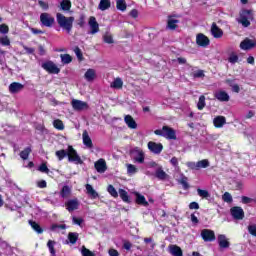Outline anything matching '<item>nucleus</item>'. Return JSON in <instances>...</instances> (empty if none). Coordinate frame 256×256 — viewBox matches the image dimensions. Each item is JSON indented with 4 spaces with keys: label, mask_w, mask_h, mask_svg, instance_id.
I'll return each instance as SVG.
<instances>
[{
    "label": "nucleus",
    "mask_w": 256,
    "mask_h": 256,
    "mask_svg": "<svg viewBox=\"0 0 256 256\" xmlns=\"http://www.w3.org/2000/svg\"><path fill=\"white\" fill-rule=\"evenodd\" d=\"M68 161L70 163H75L76 165H83V160L81 156L77 153V150L73 146H68Z\"/></svg>",
    "instance_id": "7ed1b4c3"
},
{
    "label": "nucleus",
    "mask_w": 256,
    "mask_h": 256,
    "mask_svg": "<svg viewBox=\"0 0 256 256\" xmlns=\"http://www.w3.org/2000/svg\"><path fill=\"white\" fill-rule=\"evenodd\" d=\"M70 196H71V188L67 185L63 186L60 191V197H62V199H68V197Z\"/></svg>",
    "instance_id": "2f4dec72"
},
{
    "label": "nucleus",
    "mask_w": 256,
    "mask_h": 256,
    "mask_svg": "<svg viewBox=\"0 0 256 256\" xmlns=\"http://www.w3.org/2000/svg\"><path fill=\"white\" fill-rule=\"evenodd\" d=\"M222 199L224 203H233V196H231V193L225 192L222 195Z\"/></svg>",
    "instance_id": "8fccbe9b"
},
{
    "label": "nucleus",
    "mask_w": 256,
    "mask_h": 256,
    "mask_svg": "<svg viewBox=\"0 0 256 256\" xmlns=\"http://www.w3.org/2000/svg\"><path fill=\"white\" fill-rule=\"evenodd\" d=\"M241 203H243V205H249V203H253V198H249L247 196H242Z\"/></svg>",
    "instance_id": "680f3d73"
},
{
    "label": "nucleus",
    "mask_w": 256,
    "mask_h": 256,
    "mask_svg": "<svg viewBox=\"0 0 256 256\" xmlns=\"http://www.w3.org/2000/svg\"><path fill=\"white\" fill-rule=\"evenodd\" d=\"M40 23L42 27L51 28L55 25V17L51 16V14L44 12L40 14Z\"/></svg>",
    "instance_id": "20e7f679"
},
{
    "label": "nucleus",
    "mask_w": 256,
    "mask_h": 256,
    "mask_svg": "<svg viewBox=\"0 0 256 256\" xmlns=\"http://www.w3.org/2000/svg\"><path fill=\"white\" fill-rule=\"evenodd\" d=\"M0 45H2L3 47H9V45H11V40L8 36L0 37ZM5 53L6 52L4 50H1L0 48V55H5Z\"/></svg>",
    "instance_id": "cd10ccee"
},
{
    "label": "nucleus",
    "mask_w": 256,
    "mask_h": 256,
    "mask_svg": "<svg viewBox=\"0 0 256 256\" xmlns=\"http://www.w3.org/2000/svg\"><path fill=\"white\" fill-rule=\"evenodd\" d=\"M53 127H54V129H57L58 131H63V129H65V124H63V120L56 119L53 121Z\"/></svg>",
    "instance_id": "79ce46f5"
},
{
    "label": "nucleus",
    "mask_w": 256,
    "mask_h": 256,
    "mask_svg": "<svg viewBox=\"0 0 256 256\" xmlns=\"http://www.w3.org/2000/svg\"><path fill=\"white\" fill-rule=\"evenodd\" d=\"M193 77H194V79H201V78L205 77V72L203 70H198L193 73Z\"/></svg>",
    "instance_id": "4d7b16f0"
},
{
    "label": "nucleus",
    "mask_w": 256,
    "mask_h": 256,
    "mask_svg": "<svg viewBox=\"0 0 256 256\" xmlns=\"http://www.w3.org/2000/svg\"><path fill=\"white\" fill-rule=\"evenodd\" d=\"M127 173H128V175H135V173H137V167L133 164H128L127 165Z\"/></svg>",
    "instance_id": "3c124183"
},
{
    "label": "nucleus",
    "mask_w": 256,
    "mask_h": 256,
    "mask_svg": "<svg viewBox=\"0 0 256 256\" xmlns=\"http://www.w3.org/2000/svg\"><path fill=\"white\" fill-rule=\"evenodd\" d=\"M198 171L199 169H207L209 167V160L203 159L197 162Z\"/></svg>",
    "instance_id": "09e8293b"
},
{
    "label": "nucleus",
    "mask_w": 256,
    "mask_h": 256,
    "mask_svg": "<svg viewBox=\"0 0 256 256\" xmlns=\"http://www.w3.org/2000/svg\"><path fill=\"white\" fill-rule=\"evenodd\" d=\"M55 245H56V242L54 240H48L47 247L49 249L51 256H57L55 251Z\"/></svg>",
    "instance_id": "58836bf2"
},
{
    "label": "nucleus",
    "mask_w": 256,
    "mask_h": 256,
    "mask_svg": "<svg viewBox=\"0 0 256 256\" xmlns=\"http://www.w3.org/2000/svg\"><path fill=\"white\" fill-rule=\"evenodd\" d=\"M228 61H229V63L235 64L239 61V56H237V54H235V53H232V54H230Z\"/></svg>",
    "instance_id": "5fc2aeb1"
},
{
    "label": "nucleus",
    "mask_w": 256,
    "mask_h": 256,
    "mask_svg": "<svg viewBox=\"0 0 256 256\" xmlns=\"http://www.w3.org/2000/svg\"><path fill=\"white\" fill-rule=\"evenodd\" d=\"M248 231L250 235H253V237H256V225L248 226Z\"/></svg>",
    "instance_id": "338daca9"
},
{
    "label": "nucleus",
    "mask_w": 256,
    "mask_h": 256,
    "mask_svg": "<svg viewBox=\"0 0 256 256\" xmlns=\"http://www.w3.org/2000/svg\"><path fill=\"white\" fill-rule=\"evenodd\" d=\"M225 123H227V118H225V116H216L213 119V125L216 129H221Z\"/></svg>",
    "instance_id": "412c9836"
},
{
    "label": "nucleus",
    "mask_w": 256,
    "mask_h": 256,
    "mask_svg": "<svg viewBox=\"0 0 256 256\" xmlns=\"http://www.w3.org/2000/svg\"><path fill=\"white\" fill-rule=\"evenodd\" d=\"M88 25L90 27L91 35H95V33H99V23L97 22V18L91 16L88 21Z\"/></svg>",
    "instance_id": "ddd939ff"
},
{
    "label": "nucleus",
    "mask_w": 256,
    "mask_h": 256,
    "mask_svg": "<svg viewBox=\"0 0 256 256\" xmlns=\"http://www.w3.org/2000/svg\"><path fill=\"white\" fill-rule=\"evenodd\" d=\"M74 53H75L76 57L79 59V61H83V52L81 51V48L76 46L74 48Z\"/></svg>",
    "instance_id": "603ef678"
},
{
    "label": "nucleus",
    "mask_w": 256,
    "mask_h": 256,
    "mask_svg": "<svg viewBox=\"0 0 256 256\" xmlns=\"http://www.w3.org/2000/svg\"><path fill=\"white\" fill-rule=\"evenodd\" d=\"M83 221V218H77L75 216L72 217V222L74 223V225H79V227L83 225Z\"/></svg>",
    "instance_id": "e2e57ef3"
},
{
    "label": "nucleus",
    "mask_w": 256,
    "mask_h": 256,
    "mask_svg": "<svg viewBox=\"0 0 256 256\" xmlns=\"http://www.w3.org/2000/svg\"><path fill=\"white\" fill-rule=\"evenodd\" d=\"M124 121L126 125L129 127V129H137V122L135 121V119H133V116L126 115L124 117Z\"/></svg>",
    "instance_id": "a878e982"
},
{
    "label": "nucleus",
    "mask_w": 256,
    "mask_h": 256,
    "mask_svg": "<svg viewBox=\"0 0 256 256\" xmlns=\"http://www.w3.org/2000/svg\"><path fill=\"white\" fill-rule=\"evenodd\" d=\"M84 77L86 79V81H95V78L97 77V73L95 72V69H88L85 74Z\"/></svg>",
    "instance_id": "bb28decb"
},
{
    "label": "nucleus",
    "mask_w": 256,
    "mask_h": 256,
    "mask_svg": "<svg viewBox=\"0 0 256 256\" xmlns=\"http://www.w3.org/2000/svg\"><path fill=\"white\" fill-rule=\"evenodd\" d=\"M112 89H123V80L121 78H116L111 84Z\"/></svg>",
    "instance_id": "e433bc0d"
},
{
    "label": "nucleus",
    "mask_w": 256,
    "mask_h": 256,
    "mask_svg": "<svg viewBox=\"0 0 256 256\" xmlns=\"http://www.w3.org/2000/svg\"><path fill=\"white\" fill-rule=\"evenodd\" d=\"M254 47H256V42L249 38H245L240 43V49H242L243 51H250V49H254Z\"/></svg>",
    "instance_id": "9d476101"
},
{
    "label": "nucleus",
    "mask_w": 256,
    "mask_h": 256,
    "mask_svg": "<svg viewBox=\"0 0 256 256\" xmlns=\"http://www.w3.org/2000/svg\"><path fill=\"white\" fill-rule=\"evenodd\" d=\"M134 151L135 153H138V156L134 157V161L140 164L145 163V152L137 147L134 149Z\"/></svg>",
    "instance_id": "b1692460"
},
{
    "label": "nucleus",
    "mask_w": 256,
    "mask_h": 256,
    "mask_svg": "<svg viewBox=\"0 0 256 256\" xmlns=\"http://www.w3.org/2000/svg\"><path fill=\"white\" fill-rule=\"evenodd\" d=\"M119 195L122 201H124V203H131V198L129 197V193H127L125 189H120Z\"/></svg>",
    "instance_id": "c9c22d12"
},
{
    "label": "nucleus",
    "mask_w": 256,
    "mask_h": 256,
    "mask_svg": "<svg viewBox=\"0 0 256 256\" xmlns=\"http://www.w3.org/2000/svg\"><path fill=\"white\" fill-rule=\"evenodd\" d=\"M68 241L71 243V245H75L77 241H79V233L77 232H70L68 234Z\"/></svg>",
    "instance_id": "f704fd0d"
},
{
    "label": "nucleus",
    "mask_w": 256,
    "mask_h": 256,
    "mask_svg": "<svg viewBox=\"0 0 256 256\" xmlns=\"http://www.w3.org/2000/svg\"><path fill=\"white\" fill-rule=\"evenodd\" d=\"M136 203L137 205H143V207H149V202L145 199V196L136 193Z\"/></svg>",
    "instance_id": "c756f323"
},
{
    "label": "nucleus",
    "mask_w": 256,
    "mask_h": 256,
    "mask_svg": "<svg viewBox=\"0 0 256 256\" xmlns=\"http://www.w3.org/2000/svg\"><path fill=\"white\" fill-rule=\"evenodd\" d=\"M108 193L111 195V197H114V199H117L119 197V193L117 192V189H115L114 185H109L107 188Z\"/></svg>",
    "instance_id": "49530a36"
},
{
    "label": "nucleus",
    "mask_w": 256,
    "mask_h": 256,
    "mask_svg": "<svg viewBox=\"0 0 256 256\" xmlns=\"http://www.w3.org/2000/svg\"><path fill=\"white\" fill-rule=\"evenodd\" d=\"M42 69L47 71L50 75H59L61 73V69L57 67L53 61H47L42 64Z\"/></svg>",
    "instance_id": "39448f33"
},
{
    "label": "nucleus",
    "mask_w": 256,
    "mask_h": 256,
    "mask_svg": "<svg viewBox=\"0 0 256 256\" xmlns=\"http://www.w3.org/2000/svg\"><path fill=\"white\" fill-rule=\"evenodd\" d=\"M24 85L19 82H13L9 85V91L12 94L19 93V91H23Z\"/></svg>",
    "instance_id": "4be33fe9"
},
{
    "label": "nucleus",
    "mask_w": 256,
    "mask_h": 256,
    "mask_svg": "<svg viewBox=\"0 0 256 256\" xmlns=\"http://www.w3.org/2000/svg\"><path fill=\"white\" fill-rule=\"evenodd\" d=\"M218 244L220 249H229V246L231 245L229 240H227V237L223 234L218 236Z\"/></svg>",
    "instance_id": "a211bd4d"
},
{
    "label": "nucleus",
    "mask_w": 256,
    "mask_h": 256,
    "mask_svg": "<svg viewBox=\"0 0 256 256\" xmlns=\"http://www.w3.org/2000/svg\"><path fill=\"white\" fill-rule=\"evenodd\" d=\"M196 43L199 47H208L211 40H209V37H207L205 34L199 33L196 36Z\"/></svg>",
    "instance_id": "6e6552de"
},
{
    "label": "nucleus",
    "mask_w": 256,
    "mask_h": 256,
    "mask_svg": "<svg viewBox=\"0 0 256 256\" xmlns=\"http://www.w3.org/2000/svg\"><path fill=\"white\" fill-rule=\"evenodd\" d=\"M131 247H133V244H131V242H129L128 240H125L123 242V249H125L126 251H131Z\"/></svg>",
    "instance_id": "69168bd1"
},
{
    "label": "nucleus",
    "mask_w": 256,
    "mask_h": 256,
    "mask_svg": "<svg viewBox=\"0 0 256 256\" xmlns=\"http://www.w3.org/2000/svg\"><path fill=\"white\" fill-rule=\"evenodd\" d=\"M201 238L203 239V241H205V243H212V241H215L216 239L215 231L211 229H203L201 231Z\"/></svg>",
    "instance_id": "0eeeda50"
},
{
    "label": "nucleus",
    "mask_w": 256,
    "mask_h": 256,
    "mask_svg": "<svg viewBox=\"0 0 256 256\" xmlns=\"http://www.w3.org/2000/svg\"><path fill=\"white\" fill-rule=\"evenodd\" d=\"M154 177H156V179L159 181H165L169 175L163 171V167H159L156 169Z\"/></svg>",
    "instance_id": "393cba45"
},
{
    "label": "nucleus",
    "mask_w": 256,
    "mask_h": 256,
    "mask_svg": "<svg viewBox=\"0 0 256 256\" xmlns=\"http://www.w3.org/2000/svg\"><path fill=\"white\" fill-rule=\"evenodd\" d=\"M82 139H83V144L86 147H88V149H93V140H91V137L89 136V132H87V130L83 131Z\"/></svg>",
    "instance_id": "6ab92c4d"
},
{
    "label": "nucleus",
    "mask_w": 256,
    "mask_h": 256,
    "mask_svg": "<svg viewBox=\"0 0 256 256\" xmlns=\"http://www.w3.org/2000/svg\"><path fill=\"white\" fill-rule=\"evenodd\" d=\"M55 155L58 159V161H63L65 157H68V150L66 151L65 149L58 150L55 152Z\"/></svg>",
    "instance_id": "4c0bfd02"
},
{
    "label": "nucleus",
    "mask_w": 256,
    "mask_h": 256,
    "mask_svg": "<svg viewBox=\"0 0 256 256\" xmlns=\"http://www.w3.org/2000/svg\"><path fill=\"white\" fill-rule=\"evenodd\" d=\"M60 7L62 11H71V0H62Z\"/></svg>",
    "instance_id": "37998d69"
},
{
    "label": "nucleus",
    "mask_w": 256,
    "mask_h": 256,
    "mask_svg": "<svg viewBox=\"0 0 256 256\" xmlns=\"http://www.w3.org/2000/svg\"><path fill=\"white\" fill-rule=\"evenodd\" d=\"M29 225L36 233H38V235H41L43 233V228H41V225H39V223L33 220H29Z\"/></svg>",
    "instance_id": "473e14b6"
},
{
    "label": "nucleus",
    "mask_w": 256,
    "mask_h": 256,
    "mask_svg": "<svg viewBox=\"0 0 256 256\" xmlns=\"http://www.w3.org/2000/svg\"><path fill=\"white\" fill-rule=\"evenodd\" d=\"M71 105L75 111H84V109H89V104L81 100H72Z\"/></svg>",
    "instance_id": "f8f14e48"
},
{
    "label": "nucleus",
    "mask_w": 256,
    "mask_h": 256,
    "mask_svg": "<svg viewBox=\"0 0 256 256\" xmlns=\"http://www.w3.org/2000/svg\"><path fill=\"white\" fill-rule=\"evenodd\" d=\"M166 28L170 31H175V29L179 28V20L175 19L173 16H169Z\"/></svg>",
    "instance_id": "f3484780"
},
{
    "label": "nucleus",
    "mask_w": 256,
    "mask_h": 256,
    "mask_svg": "<svg viewBox=\"0 0 256 256\" xmlns=\"http://www.w3.org/2000/svg\"><path fill=\"white\" fill-rule=\"evenodd\" d=\"M111 7V1L110 0H101L99 3V9L100 11H107Z\"/></svg>",
    "instance_id": "ea45409f"
},
{
    "label": "nucleus",
    "mask_w": 256,
    "mask_h": 256,
    "mask_svg": "<svg viewBox=\"0 0 256 256\" xmlns=\"http://www.w3.org/2000/svg\"><path fill=\"white\" fill-rule=\"evenodd\" d=\"M0 33L1 35H7V33H9V26L7 24H1Z\"/></svg>",
    "instance_id": "6e6d98bb"
},
{
    "label": "nucleus",
    "mask_w": 256,
    "mask_h": 256,
    "mask_svg": "<svg viewBox=\"0 0 256 256\" xmlns=\"http://www.w3.org/2000/svg\"><path fill=\"white\" fill-rule=\"evenodd\" d=\"M60 58H61V62L64 65H69V63H71L73 61V57H71V55H69V54H61Z\"/></svg>",
    "instance_id": "a18cd8bd"
},
{
    "label": "nucleus",
    "mask_w": 256,
    "mask_h": 256,
    "mask_svg": "<svg viewBox=\"0 0 256 256\" xmlns=\"http://www.w3.org/2000/svg\"><path fill=\"white\" fill-rule=\"evenodd\" d=\"M38 5L39 7H41V9H43L44 11L49 10V3L43 1V0H39L38 1Z\"/></svg>",
    "instance_id": "13d9d810"
},
{
    "label": "nucleus",
    "mask_w": 256,
    "mask_h": 256,
    "mask_svg": "<svg viewBox=\"0 0 256 256\" xmlns=\"http://www.w3.org/2000/svg\"><path fill=\"white\" fill-rule=\"evenodd\" d=\"M116 8L118 11H127V2H125V0H117Z\"/></svg>",
    "instance_id": "c03bdc74"
},
{
    "label": "nucleus",
    "mask_w": 256,
    "mask_h": 256,
    "mask_svg": "<svg viewBox=\"0 0 256 256\" xmlns=\"http://www.w3.org/2000/svg\"><path fill=\"white\" fill-rule=\"evenodd\" d=\"M65 207L67 211H69V213H73V211H77V209H79V200L77 199L68 200L65 203Z\"/></svg>",
    "instance_id": "dca6fc26"
},
{
    "label": "nucleus",
    "mask_w": 256,
    "mask_h": 256,
    "mask_svg": "<svg viewBox=\"0 0 256 256\" xmlns=\"http://www.w3.org/2000/svg\"><path fill=\"white\" fill-rule=\"evenodd\" d=\"M163 131H164L165 139H171V140L177 139V133L175 132V129L169 126H163Z\"/></svg>",
    "instance_id": "2eb2a0df"
},
{
    "label": "nucleus",
    "mask_w": 256,
    "mask_h": 256,
    "mask_svg": "<svg viewBox=\"0 0 256 256\" xmlns=\"http://www.w3.org/2000/svg\"><path fill=\"white\" fill-rule=\"evenodd\" d=\"M187 167H188V169H191L192 171H199V167L197 166V162H188Z\"/></svg>",
    "instance_id": "bf43d9fd"
},
{
    "label": "nucleus",
    "mask_w": 256,
    "mask_h": 256,
    "mask_svg": "<svg viewBox=\"0 0 256 256\" xmlns=\"http://www.w3.org/2000/svg\"><path fill=\"white\" fill-rule=\"evenodd\" d=\"M197 193L201 199H206V201H211V193L208 190H203L201 188L197 189Z\"/></svg>",
    "instance_id": "c85d7f7f"
},
{
    "label": "nucleus",
    "mask_w": 256,
    "mask_h": 256,
    "mask_svg": "<svg viewBox=\"0 0 256 256\" xmlns=\"http://www.w3.org/2000/svg\"><path fill=\"white\" fill-rule=\"evenodd\" d=\"M56 21L60 29L66 31V33H71L73 31V23H75V17L73 16H65L61 13H56Z\"/></svg>",
    "instance_id": "f257e3e1"
},
{
    "label": "nucleus",
    "mask_w": 256,
    "mask_h": 256,
    "mask_svg": "<svg viewBox=\"0 0 256 256\" xmlns=\"http://www.w3.org/2000/svg\"><path fill=\"white\" fill-rule=\"evenodd\" d=\"M148 149L151 153L159 155L161 154V151H163V144L150 141L148 142Z\"/></svg>",
    "instance_id": "1a4fd4ad"
},
{
    "label": "nucleus",
    "mask_w": 256,
    "mask_h": 256,
    "mask_svg": "<svg viewBox=\"0 0 256 256\" xmlns=\"http://www.w3.org/2000/svg\"><path fill=\"white\" fill-rule=\"evenodd\" d=\"M94 167L97 173H105V171H107V162L105 161V159L100 158L95 162Z\"/></svg>",
    "instance_id": "4468645a"
},
{
    "label": "nucleus",
    "mask_w": 256,
    "mask_h": 256,
    "mask_svg": "<svg viewBox=\"0 0 256 256\" xmlns=\"http://www.w3.org/2000/svg\"><path fill=\"white\" fill-rule=\"evenodd\" d=\"M77 25L81 28L85 27V15H80Z\"/></svg>",
    "instance_id": "0e129e2a"
},
{
    "label": "nucleus",
    "mask_w": 256,
    "mask_h": 256,
    "mask_svg": "<svg viewBox=\"0 0 256 256\" xmlns=\"http://www.w3.org/2000/svg\"><path fill=\"white\" fill-rule=\"evenodd\" d=\"M86 191H87V194L90 195L91 199H97V197H99V193L95 191V189L93 188V186H91V184H86Z\"/></svg>",
    "instance_id": "7c9ffc66"
},
{
    "label": "nucleus",
    "mask_w": 256,
    "mask_h": 256,
    "mask_svg": "<svg viewBox=\"0 0 256 256\" xmlns=\"http://www.w3.org/2000/svg\"><path fill=\"white\" fill-rule=\"evenodd\" d=\"M38 171H40L41 173H47L49 174V168L47 167V164L42 163L39 168Z\"/></svg>",
    "instance_id": "052dcab7"
},
{
    "label": "nucleus",
    "mask_w": 256,
    "mask_h": 256,
    "mask_svg": "<svg viewBox=\"0 0 256 256\" xmlns=\"http://www.w3.org/2000/svg\"><path fill=\"white\" fill-rule=\"evenodd\" d=\"M230 215L235 219L236 221H242V219H245V211L241 206H233L230 209Z\"/></svg>",
    "instance_id": "423d86ee"
},
{
    "label": "nucleus",
    "mask_w": 256,
    "mask_h": 256,
    "mask_svg": "<svg viewBox=\"0 0 256 256\" xmlns=\"http://www.w3.org/2000/svg\"><path fill=\"white\" fill-rule=\"evenodd\" d=\"M81 253H82V256H95V253L87 249L85 246H82Z\"/></svg>",
    "instance_id": "864d4df0"
},
{
    "label": "nucleus",
    "mask_w": 256,
    "mask_h": 256,
    "mask_svg": "<svg viewBox=\"0 0 256 256\" xmlns=\"http://www.w3.org/2000/svg\"><path fill=\"white\" fill-rule=\"evenodd\" d=\"M113 36L111 35H105L104 36V43H108V45H111L113 43Z\"/></svg>",
    "instance_id": "774afa93"
},
{
    "label": "nucleus",
    "mask_w": 256,
    "mask_h": 256,
    "mask_svg": "<svg viewBox=\"0 0 256 256\" xmlns=\"http://www.w3.org/2000/svg\"><path fill=\"white\" fill-rule=\"evenodd\" d=\"M31 147H26L24 150L20 152V157L23 161H27L29 159V155H31Z\"/></svg>",
    "instance_id": "a19ab883"
},
{
    "label": "nucleus",
    "mask_w": 256,
    "mask_h": 256,
    "mask_svg": "<svg viewBox=\"0 0 256 256\" xmlns=\"http://www.w3.org/2000/svg\"><path fill=\"white\" fill-rule=\"evenodd\" d=\"M205 105H206V103H205V96L201 95L199 97V100H198V103H197V109L199 111H203V109H205Z\"/></svg>",
    "instance_id": "de8ad7c7"
},
{
    "label": "nucleus",
    "mask_w": 256,
    "mask_h": 256,
    "mask_svg": "<svg viewBox=\"0 0 256 256\" xmlns=\"http://www.w3.org/2000/svg\"><path fill=\"white\" fill-rule=\"evenodd\" d=\"M250 19H253V10L242 9L239 12L238 23L243 27H249L251 25Z\"/></svg>",
    "instance_id": "f03ea898"
},
{
    "label": "nucleus",
    "mask_w": 256,
    "mask_h": 256,
    "mask_svg": "<svg viewBox=\"0 0 256 256\" xmlns=\"http://www.w3.org/2000/svg\"><path fill=\"white\" fill-rule=\"evenodd\" d=\"M210 33L214 39H221V37H223V29L219 28L215 22H213L211 25Z\"/></svg>",
    "instance_id": "9b49d317"
},
{
    "label": "nucleus",
    "mask_w": 256,
    "mask_h": 256,
    "mask_svg": "<svg viewBox=\"0 0 256 256\" xmlns=\"http://www.w3.org/2000/svg\"><path fill=\"white\" fill-rule=\"evenodd\" d=\"M189 178H187V176L185 175H181V178L178 180V183H180V185H182L184 191H187L189 189Z\"/></svg>",
    "instance_id": "72a5a7b5"
},
{
    "label": "nucleus",
    "mask_w": 256,
    "mask_h": 256,
    "mask_svg": "<svg viewBox=\"0 0 256 256\" xmlns=\"http://www.w3.org/2000/svg\"><path fill=\"white\" fill-rule=\"evenodd\" d=\"M214 97H215V99H217L218 101H221V102H227L230 99L229 94L224 90H220V91L214 93Z\"/></svg>",
    "instance_id": "aec40b11"
},
{
    "label": "nucleus",
    "mask_w": 256,
    "mask_h": 256,
    "mask_svg": "<svg viewBox=\"0 0 256 256\" xmlns=\"http://www.w3.org/2000/svg\"><path fill=\"white\" fill-rule=\"evenodd\" d=\"M169 249V253L172 254L173 256H183V250L181 249V247L177 246V245H169L168 246Z\"/></svg>",
    "instance_id": "5701e85b"
}]
</instances>
